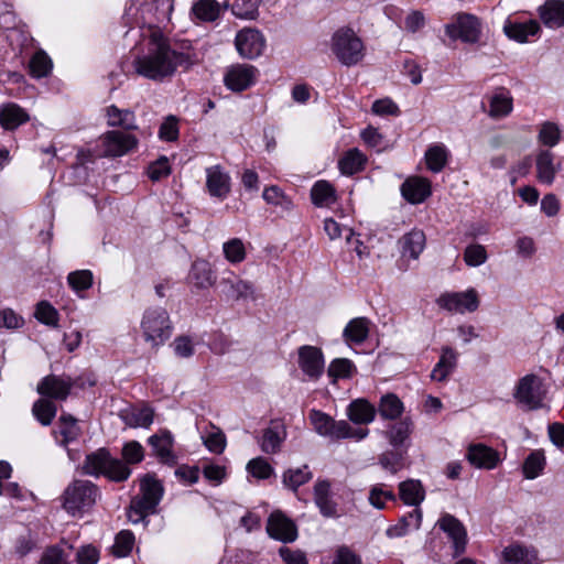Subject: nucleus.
I'll return each mask as SVG.
<instances>
[{
    "label": "nucleus",
    "instance_id": "f3484780",
    "mask_svg": "<svg viewBox=\"0 0 564 564\" xmlns=\"http://www.w3.org/2000/svg\"><path fill=\"white\" fill-rule=\"evenodd\" d=\"M256 72L251 65H234L225 75V85L232 91H242L253 83Z\"/></svg>",
    "mask_w": 564,
    "mask_h": 564
},
{
    "label": "nucleus",
    "instance_id": "5fc2aeb1",
    "mask_svg": "<svg viewBox=\"0 0 564 564\" xmlns=\"http://www.w3.org/2000/svg\"><path fill=\"white\" fill-rule=\"evenodd\" d=\"M369 502L377 509H383L387 500H395V495L383 484H377L369 491Z\"/></svg>",
    "mask_w": 564,
    "mask_h": 564
},
{
    "label": "nucleus",
    "instance_id": "6e6552de",
    "mask_svg": "<svg viewBox=\"0 0 564 564\" xmlns=\"http://www.w3.org/2000/svg\"><path fill=\"white\" fill-rule=\"evenodd\" d=\"M545 392L542 380L535 375H527L518 382L514 399L527 410L542 408Z\"/></svg>",
    "mask_w": 564,
    "mask_h": 564
},
{
    "label": "nucleus",
    "instance_id": "2f4dec72",
    "mask_svg": "<svg viewBox=\"0 0 564 564\" xmlns=\"http://www.w3.org/2000/svg\"><path fill=\"white\" fill-rule=\"evenodd\" d=\"M57 443L66 447L70 442L77 440L80 429L77 420L70 414H62L58 421V430L54 432Z\"/></svg>",
    "mask_w": 564,
    "mask_h": 564
},
{
    "label": "nucleus",
    "instance_id": "680f3d73",
    "mask_svg": "<svg viewBox=\"0 0 564 564\" xmlns=\"http://www.w3.org/2000/svg\"><path fill=\"white\" fill-rule=\"evenodd\" d=\"M248 471L256 478L267 479L273 474L272 466L263 457H256L247 464Z\"/></svg>",
    "mask_w": 564,
    "mask_h": 564
},
{
    "label": "nucleus",
    "instance_id": "72a5a7b5",
    "mask_svg": "<svg viewBox=\"0 0 564 564\" xmlns=\"http://www.w3.org/2000/svg\"><path fill=\"white\" fill-rule=\"evenodd\" d=\"M512 111V97L509 91L505 88L498 89L489 98V111L488 115L491 118H502L508 116Z\"/></svg>",
    "mask_w": 564,
    "mask_h": 564
},
{
    "label": "nucleus",
    "instance_id": "dca6fc26",
    "mask_svg": "<svg viewBox=\"0 0 564 564\" xmlns=\"http://www.w3.org/2000/svg\"><path fill=\"white\" fill-rule=\"evenodd\" d=\"M106 156H121L137 145V139L126 132L109 131L102 138Z\"/></svg>",
    "mask_w": 564,
    "mask_h": 564
},
{
    "label": "nucleus",
    "instance_id": "a878e982",
    "mask_svg": "<svg viewBox=\"0 0 564 564\" xmlns=\"http://www.w3.org/2000/svg\"><path fill=\"white\" fill-rule=\"evenodd\" d=\"M285 437L286 431L284 425L280 422H271V425L262 432L260 447L267 454L278 453Z\"/></svg>",
    "mask_w": 564,
    "mask_h": 564
},
{
    "label": "nucleus",
    "instance_id": "09e8293b",
    "mask_svg": "<svg viewBox=\"0 0 564 564\" xmlns=\"http://www.w3.org/2000/svg\"><path fill=\"white\" fill-rule=\"evenodd\" d=\"M56 411L54 403L45 399L37 400L32 408L34 416L45 426L52 423L56 415Z\"/></svg>",
    "mask_w": 564,
    "mask_h": 564
},
{
    "label": "nucleus",
    "instance_id": "f8f14e48",
    "mask_svg": "<svg viewBox=\"0 0 564 564\" xmlns=\"http://www.w3.org/2000/svg\"><path fill=\"white\" fill-rule=\"evenodd\" d=\"M235 44L240 56L252 59L261 55L264 39L258 30L243 29L236 35Z\"/></svg>",
    "mask_w": 564,
    "mask_h": 564
},
{
    "label": "nucleus",
    "instance_id": "ea45409f",
    "mask_svg": "<svg viewBox=\"0 0 564 564\" xmlns=\"http://www.w3.org/2000/svg\"><path fill=\"white\" fill-rule=\"evenodd\" d=\"M366 156L358 149H350L339 160V169L343 174L352 175L362 170Z\"/></svg>",
    "mask_w": 564,
    "mask_h": 564
},
{
    "label": "nucleus",
    "instance_id": "c85d7f7f",
    "mask_svg": "<svg viewBox=\"0 0 564 564\" xmlns=\"http://www.w3.org/2000/svg\"><path fill=\"white\" fill-rule=\"evenodd\" d=\"M541 26L536 20H529L527 22H511L507 21L503 31L505 34L519 43L528 41L529 36L536 35Z\"/></svg>",
    "mask_w": 564,
    "mask_h": 564
},
{
    "label": "nucleus",
    "instance_id": "39448f33",
    "mask_svg": "<svg viewBox=\"0 0 564 564\" xmlns=\"http://www.w3.org/2000/svg\"><path fill=\"white\" fill-rule=\"evenodd\" d=\"M330 50L345 66L358 64L365 56L361 39L350 28L338 29L332 36Z\"/></svg>",
    "mask_w": 564,
    "mask_h": 564
},
{
    "label": "nucleus",
    "instance_id": "e2e57ef3",
    "mask_svg": "<svg viewBox=\"0 0 564 564\" xmlns=\"http://www.w3.org/2000/svg\"><path fill=\"white\" fill-rule=\"evenodd\" d=\"M213 429V432L203 437V442L212 453L220 454L226 447V436L219 429L215 426Z\"/></svg>",
    "mask_w": 564,
    "mask_h": 564
},
{
    "label": "nucleus",
    "instance_id": "f257e3e1",
    "mask_svg": "<svg viewBox=\"0 0 564 564\" xmlns=\"http://www.w3.org/2000/svg\"><path fill=\"white\" fill-rule=\"evenodd\" d=\"M196 59L187 53L172 47L170 40L159 31L150 35L145 54L133 61V68L139 76L162 83L171 79L178 67L189 68Z\"/></svg>",
    "mask_w": 564,
    "mask_h": 564
},
{
    "label": "nucleus",
    "instance_id": "4d7b16f0",
    "mask_svg": "<svg viewBox=\"0 0 564 564\" xmlns=\"http://www.w3.org/2000/svg\"><path fill=\"white\" fill-rule=\"evenodd\" d=\"M259 0H236L232 4V13L247 20H254L258 17Z\"/></svg>",
    "mask_w": 564,
    "mask_h": 564
},
{
    "label": "nucleus",
    "instance_id": "de8ad7c7",
    "mask_svg": "<svg viewBox=\"0 0 564 564\" xmlns=\"http://www.w3.org/2000/svg\"><path fill=\"white\" fill-rule=\"evenodd\" d=\"M404 454L403 449L394 447V449L382 453L379 456V463L383 469L395 474L403 467Z\"/></svg>",
    "mask_w": 564,
    "mask_h": 564
},
{
    "label": "nucleus",
    "instance_id": "13d9d810",
    "mask_svg": "<svg viewBox=\"0 0 564 564\" xmlns=\"http://www.w3.org/2000/svg\"><path fill=\"white\" fill-rule=\"evenodd\" d=\"M121 455L126 465L138 464L144 458V449L138 441H130L123 445Z\"/></svg>",
    "mask_w": 564,
    "mask_h": 564
},
{
    "label": "nucleus",
    "instance_id": "473e14b6",
    "mask_svg": "<svg viewBox=\"0 0 564 564\" xmlns=\"http://www.w3.org/2000/svg\"><path fill=\"white\" fill-rule=\"evenodd\" d=\"M457 352L451 347H443L438 362L431 372V378L436 381H444L457 365Z\"/></svg>",
    "mask_w": 564,
    "mask_h": 564
},
{
    "label": "nucleus",
    "instance_id": "bb28decb",
    "mask_svg": "<svg viewBox=\"0 0 564 564\" xmlns=\"http://www.w3.org/2000/svg\"><path fill=\"white\" fill-rule=\"evenodd\" d=\"M29 120L28 112L14 102H8L0 107V126L6 130H14Z\"/></svg>",
    "mask_w": 564,
    "mask_h": 564
},
{
    "label": "nucleus",
    "instance_id": "052dcab7",
    "mask_svg": "<svg viewBox=\"0 0 564 564\" xmlns=\"http://www.w3.org/2000/svg\"><path fill=\"white\" fill-rule=\"evenodd\" d=\"M464 260L469 267H479L487 260V251L481 245H469L464 252Z\"/></svg>",
    "mask_w": 564,
    "mask_h": 564
},
{
    "label": "nucleus",
    "instance_id": "a19ab883",
    "mask_svg": "<svg viewBox=\"0 0 564 564\" xmlns=\"http://www.w3.org/2000/svg\"><path fill=\"white\" fill-rule=\"evenodd\" d=\"M52 67V59L43 50L35 52L29 63L30 74L35 78L48 76Z\"/></svg>",
    "mask_w": 564,
    "mask_h": 564
},
{
    "label": "nucleus",
    "instance_id": "393cba45",
    "mask_svg": "<svg viewBox=\"0 0 564 564\" xmlns=\"http://www.w3.org/2000/svg\"><path fill=\"white\" fill-rule=\"evenodd\" d=\"M404 199L411 204H420L431 195V185L427 180L410 177L401 186Z\"/></svg>",
    "mask_w": 564,
    "mask_h": 564
},
{
    "label": "nucleus",
    "instance_id": "9b49d317",
    "mask_svg": "<svg viewBox=\"0 0 564 564\" xmlns=\"http://www.w3.org/2000/svg\"><path fill=\"white\" fill-rule=\"evenodd\" d=\"M268 534L284 543L293 542L297 538L295 523L280 510L273 511L267 522Z\"/></svg>",
    "mask_w": 564,
    "mask_h": 564
},
{
    "label": "nucleus",
    "instance_id": "79ce46f5",
    "mask_svg": "<svg viewBox=\"0 0 564 564\" xmlns=\"http://www.w3.org/2000/svg\"><path fill=\"white\" fill-rule=\"evenodd\" d=\"M312 479V473L306 465L297 468H290L284 471L282 480L285 487L296 491L297 488Z\"/></svg>",
    "mask_w": 564,
    "mask_h": 564
},
{
    "label": "nucleus",
    "instance_id": "5701e85b",
    "mask_svg": "<svg viewBox=\"0 0 564 564\" xmlns=\"http://www.w3.org/2000/svg\"><path fill=\"white\" fill-rule=\"evenodd\" d=\"M120 419L129 427L148 429L153 423V410L147 405H131L120 411Z\"/></svg>",
    "mask_w": 564,
    "mask_h": 564
},
{
    "label": "nucleus",
    "instance_id": "c756f323",
    "mask_svg": "<svg viewBox=\"0 0 564 564\" xmlns=\"http://www.w3.org/2000/svg\"><path fill=\"white\" fill-rule=\"evenodd\" d=\"M189 282L197 289H207L215 283L212 265L206 260H196L188 275Z\"/></svg>",
    "mask_w": 564,
    "mask_h": 564
},
{
    "label": "nucleus",
    "instance_id": "ddd939ff",
    "mask_svg": "<svg viewBox=\"0 0 564 564\" xmlns=\"http://www.w3.org/2000/svg\"><path fill=\"white\" fill-rule=\"evenodd\" d=\"M324 356L319 348L302 346L299 348V366L312 380H317L324 372Z\"/></svg>",
    "mask_w": 564,
    "mask_h": 564
},
{
    "label": "nucleus",
    "instance_id": "2eb2a0df",
    "mask_svg": "<svg viewBox=\"0 0 564 564\" xmlns=\"http://www.w3.org/2000/svg\"><path fill=\"white\" fill-rule=\"evenodd\" d=\"M148 443L152 447L153 454L162 464L169 466H174L176 464V456L173 453L174 440L170 431H159L149 437Z\"/></svg>",
    "mask_w": 564,
    "mask_h": 564
},
{
    "label": "nucleus",
    "instance_id": "aec40b11",
    "mask_svg": "<svg viewBox=\"0 0 564 564\" xmlns=\"http://www.w3.org/2000/svg\"><path fill=\"white\" fill-rule=\"evenodd\" d=\"M206 186L208 193L219 199H225L230 192V177L219 165L206 169Z\"/></svg>",
    "mask_w": 564,
    "mask_h": 564
},
{
    "label": "nucleus",
    "instance_id": "7ed1b4c3",
    "mask_svg": "<svg viewBox=\"0 0 564 564\" xmlns=\"http://www.w3.org/2000/svg\"><path fill=\"white\" fill-rule=\"evenodd\" d=\"M100 491L90 480L75 479L63 494V508L73 517L83 516L90 510L98 498Z\"/></svg>",
    "mask_w": 564,
    "mask_h": 564
},
{
    "label": "nucleus",
    "instance_id": "6e6d98bb",
    "mask_svg": "<svg viewBox=\"0 0 564 564\" xmlns=\"http://www.w3.org/2000/svg\"><path fill=\"white\" fill-rule=\"evenodd\" d=\"M410 433V424L406 421H400L391 425V427L386 432V436L393 447L399 448L409 437Z\"/></svg>",
    "mask_w": 564,
    "mask_h": 564
},
{
    "label": "nucleus",
    "instance_id": "bf43d9fd",
    "mask_svg": "<svg viewBox=\"0 0 564 564\" xmlns=\"http://www.w3.org/2000/svg\"><path fill=\"white\" fill-rule=\"evenodd\" d=\"M561 139V130L554 122L546 121L542 124L539 140L547 147H554Z\"/></svg>",
    "mask_w": 564,
    "mask_h": 564
},
{
    "label": "nucleus",
    "instance_id": "69168bd1",
    "mask_svg": "<svg viewBox=\"0 0 564 564\" xmlns=\"http://www.w3.org/2000/svg\"><path fill=\"white\" fill-rule=\"evenodd\" d=\"M262 197L268 204L280 205L286 209L292 206V202L284 196L278 186L264 188Z\"/></svg>",
    "mask_w": 564,
    "mask_h": 564
},
{
    "label": "nucleus",
    "instance_id": "a211bd4d",
    "mask_svg": "<svg viewBox=\"0 0 564 564\" xmlns=\"http://www.w3.org/2000/svg\"><path fill=\"white\" fill-rule=\"evenodd\" d=\"M223 294L229 300L254 299L253 285L239 279L232 272L227 278H223L219 282Z\"/></svg>",
    "mask_w": 564,
    "mask_h": 564
},
{
    "label": "nucleus",
    "instance_id": "f704fd0d",
    "mask_svg": "<svg viewBox=\"0 0 564 564\" xmlns=\"http://www.w3.org/2000/svg\"><path fill=\"white\" fill-rule=\"evenodd\" d=\"M369 325L370 322L366 317L352 318L344 328L345 340L354 344L364 343L369 334Z\"/></svg>",
    "mask_w": 564,
    "mask_h": 564
},
{
    "label": "nucleus",
    "instance_id": "e433bc0d",
    "mask_svg": "<svg viewBox=\"0 0 564 564\" xmlns=\"http://www.w3.org/2000/svg\"><path fill=\"white\" fill-rule=\"evenodd\" d=\"M553 154L550 151H541L536 158L538 178L541 183L552 184L557 169L553 163Z\"/></svg>",
    "mask_w": 564,
    "mask_h": 564
},
{
    "label": "nucleus",
    "instance_id": "412c9836",
    "mask_svg": "<svg viewBox=\"0 0 564 564\" xmlns=\"http://www.w3.org/2000/svg\"><path fill=\"white\" fill-rule=\"evenodd\" d=\"M542 23L552 30L564 28V0H546L538 9Z\"/></svg>",
    "mask_w": 564,
    "mask_h": 564
},
{
    "label": "nucleus",
    "instance_id": "58836bf2",
    "mask_svg": "<svg viewBox=\"0 0 564 564\" xmlns=\"http://www.w3.org/2000/svg\"><path fill=\"white\" fill-rule=\"evenodd\" d=\"M379 414L386 420H395L403 412V403L393 393H387L381 397L379 406Z\"/></svg>",
    "mask_w": 564,
    "mask_h": 564
},
{
    "label": "nucleus",
    "instance_id": "a18cd8bd",
    "mask_svg": "<svg viewBox=\"0 0 564 564\" xmlns=\"http://www.w3.org/2000/svg\"><path fill=\"white\" fill-rule=\"evenodd\" d=\"M356 372V367L351 360L347 358L334 359L327 369V373L334 381L337 379L350 378Z\"/></svg>",
    "mask_w": 564,
    "mask_h": 564
},
{
    "label": "nucleus",
    "instance_id": "1a4fd4ad",
    "mask_svg": "<svg viewBox=\"0 0 564 564\" xmlns=\"http://www.w3.org/2000/svg\"><path fill=\"white\" fill-rule=\"evenodd\" d=\"M437 304L446 311L465 314L477 311L480 300L478 292L471 288L463 292L444 293L437 299Z\"/></svg>",
    "mask_w": 564,
    "mask_h": 564
},
{
    "label": "nucleus",
    "instance_id": "b1692460",
    "mask_svg": "<svg viewBox=\"0 0 564 564\" xmlns=\"http://www.w3.org/2000/svg\"><path fill=\"white\" fill-rule=\"evenodd\" d=\"M502 558L506 564H539L536 550L520 543L506 546L502 551Z\"/></svg>",
    "mask_w": 564,
    "mask_h": 564
},
{
    "label": "nucleus",
    "instance_id": "4be33fe9",
    "mask_svg": "<svg viewBox=\"0 0 564 564\" xmlns=\"http://www.w3.org/2000/svg\"><path fill=\"white\" fill-rule=\"evenodd\" d=\"M467 459L477 468L492 469L499 463V454L484 444H473L468 447Z\"/></svg>",
    "mask_w": 564,
    "mask_h": 564
},
{
    "label": "nucleus",
    "instance_id": "864d4df0",
    "mask_svg": "<svg viewBox=\"0 0 564 564\" xmlns=\"http://www.w3.org/2000/svg\"><path fill=\"white\" fill-rule=\"evenodd\" d=\"M195 15L203 21H215L219 15V4L215 0H200L193 7Z\"/></svg>",
    "mask_w": 564,
    "mask_h": 564
},
{
    "label": "nucleus",
    "instance_id": "4468645a",
    "mask_svg": "<svg viewBox=\"0 0 564 564\" xmlns=\"http://www.w3.org/2000/svg\"><path fill=\"white\" fill-rule=\"evenodd\" d=\"M437 523L453 541L454 556H459L464 553L467 543V531L464 524L456 517L449 513L442 516Z\"/></svg>",
    "mask_w": 564,
    "mask_h": 564
},
{
    "label": "nucleus",
    "instance_id": "774afa93",
    "mask_svg": "<svg viewBox=\"0 0 564 564\" xmlns=\"http://www.w3.org/2000/svg\"><path fill=\"white\" fill-rule=\"evenodd\" d=\"M76 561L78 564H97L99 551L90 544L83 545L76 553Z\"/></svg>",
    "mask_w": 564,
    "mask_h": 564
},
{
    "label": "nucleus",
    "instance_id": "0eeeda50",
    "mask_svg": "<svg viewBox=\"0 0 564 564\" xmlns=\"http://www.w3.org/2000/svg\"><path fill=\"white\" fill-rule=\"evenodd\" d=\"M445 33L454 41L476 43L481 34V24L478 18L470 13H458L453 22L445 25Z\"/></svg>",
    "mask_w": 564,
    "mask_h": 564
},
{
    "label": "nucleus",
    "instance_id": "cd10ccee",
    "mask_svg": "<svg viewBox=\"0 0 564 564\" xmlns=\"http://www.w3.org/2000/svg\"><path fill=\"white\" fill-rule=\"evenodd\" d=\"M402 258L416 260L425 248V235L422 230H412L399 239Z\"/></svg>",
    "mask_w": 564,
    "mask_h": 564
},
{
    "label": "nucleus",
    "instance_id": "6ab92c4d",
    "mask_svg": "<svg viewBox=\"0 0 564 564\" xmlns=\"http://www.w3.org/2000/svg\"><path fill=\"white\" fill-rule=\"evenodd\" d=\"M72 386L73 383L70 379H63L61 377L50 375L44 377L37 384V392L41 395L64 401L67 399Z\"/></svg>",
    "mask_w": 564,
    "mask_h": 564
},
{
    "label": "nucleus",
    "instance_id": "7c9ffc66",
    "mask_svg": "<svg viewBox=\"0 0 564 564\" xmlns=\"http://www.w3.org/2000/svg\"><path fill=\"white\" fill-rule=\"evenodd\" d=\"M347 415L356 424H368L376 416V408L366 399H356L348 405Z\"/></svg>",
    "mask_w": 564,
    "mask_h": 564
},
{
    "label": "nucleus",
    "instance_id": "c03bdc74",
    "mask_svg": "<svg viewBox=\"0 0 564 564\" xmlns=\"http://www.w3.org/2000/svg\"><path fill=\"white\" fill-rule=\"evenodd\" d=\"M447 150L442 144H435L429 148L425 153L427 167L434 173L441 172L447 163Z\"/></svg>",
    "mask_w": 564,
    "mask_h": 564
},
{
    "label": "nucleus",
    "instance_id": "423d86ee",
    "mask_svg": "<svg viewBox=\"0 0 564 564\" xmlns=\"http://www.w3.org/2000/svg\"><path fill=\"white\" fill-rule=\"evenodd\" d=\"M143 338L153 348L164 344L172 335V323L169 313L162 307L148 308L141 321Z\"/></svg>",
    "mask_w": 564,
    "mask_h": 564
},
{
    "label": "nucleus",
    "instance_id": "603ef678",
    "mask_svg": "<svg viewBox=\"0 0 564 564\" xmlns=\"http://www.w3.org/2000/svg\"><path fill=\"white\" fill-rule=\"evenodd\" d=\"M133 544V533L128 530H122L116 535L115 543L112 545V553L117 557H124L131 552Z\"/></svg>",
    "mask_w": 564,
    "mask_h": 564
},
{
    "label": "nucleus",
    "instance_id": "49530a36",
    "mask_svg": "<svg viewBox=\"0 0 564 564\" xmlns=\"http://www.w3.org/2000/svg\"><path fill=\"white\" fill-rule=\"evenodd\" d=\"M545 466V457L543 452H532L523 463V474L527 479L536 478Z\"/></svg>",
    "mask_w": 564,
    "mask_h": 564
},
{
    "label": "nucleus",
    "instance_id": "4c0bfd02",
    "mask_svg": "<svg viewBox=\"0 0 564 564\" xmlns=\"http://www.w3.org/2000/svg\"><path fill=\"white\" fill-rule=\"evenodd\" d=\"M311 197L318 207L329 206L336 200L335 188L327 181H318L311 189Z\"/></svg>",
    "mask_w": 564,
    "mask_h": 564
},
{
    "label": "nucleus",
    "instance_id": "9d476101",
    "mask_svg": "<svg viewBox=\"0 0 564 564\" xmlns=\"http://www.w3.org/2000/svg\"><path fill=\"white\" fill-rule=\"evenodd\" d=\"M308 419L314 431L324 437L340 440L348 431L347 421H335L332 416L319 410L312 409L308 413Z\"/></svg>",
    "mask_w": 564,
    "mask_h": 564
},
{
    "label": "nucleus",
    "instance_id": "338daca9",
    "mask_svg": "<svg viewBox=\"0 0 564 564\" xmlns=\"http://www.w3.org/2000/svg\"><path fill=\"white\" fill-rule=\"evenodd\" d=\"M35 317L46 325L55 326L57 323V311L47 302L37 304Z\"/></svg>",
    "mask_w": 564,
    "mask_h": 564
},
{
    "label": "nucleus",
    "instance_id": "c9c22d12",
    "mask_svg": "<svg viewBox=\"0 0 564 564\" xmlns=\"http://www.w3.org/2000/svg\"><path fill=\"white\" fill-rule=\"evenodd\" d=\"M400 498L405 505L419 506L424 500V489L419 480L409 479L399 485Z\"/></svg>",
    "mask_w": 564,
    "mask_h": 564
},
{
    "label": "nucleus",
    "instance_id": "20e7f679",
    "mask_svg": "<svg viewBox=\"0 0 564 564\" xmlns=\"http://www.w3.org/2000/svg\"><path fill=\"white\" fill-rule=\"evenodd\" d=\"M83 469L88 475H104L112 481H124L131 475V469L121 459L115 458L110 453L100 448L86 456Z\"/></svg>",
    "mask_w": 564,
    "mask_h": 564
},
{
    "label": "nucleus",
    "instance_id": "0e129e2a",
    "mask_svg": "<svg viewBox=\"0 0 564 564\" xmlns=\"http://www.w3.org/2000/svg\"><path fill=\"white\" fill-rule=\"evenodd\" d=\"M39 564H70L68 561V554H65L64 551L57 546L47 547L40 560Z\"/></svg>",
    "mask_w": 564,
    "mask_h": 564
},
{
    "label": "nucleus",
    "instance_id": "37998d69",
    "mask_svg": "<svg viewBox=\"0 0 564 564\" xmlns=\"http://www.w3.org/2000/svg\"><path fill=\"white\" fill-rule=\"evenodd\" d=\"M108 124L111 127H121L127 130L135 128L134 115L129 110H121L116 106L107 108Z\"/></svg>",
    "mask_w": 564,
    "mask_h": 564
},
{
    "label": "nucleus",
    "instance_id": "3c124183",
    "mask_svg": "<svg viewBox=\"0 0 564 564\" xmlns=\"http://www.w3.org/2000/svg\"><path fill=\"white\" fill-rule=\"evenodd\" d=\"M225 258L230 263H240L246 259V248L241 239L232 238L224 243Z\"/></svg>",
    "mask_w": 564,
    "mask_h": 564
},
{
    "label": "nucleus",
    "instance_id": "f03ea898",
    "mask_svg": "<svg viewBox=\"0 0 564 564\" xmlns=\"http://www.w3.org/2000/svg\"><path fill=\"white\" fill-rule=\"evenodd\" d=\"M164 488L153 476L147 475L140 481V494L131 501L128 518L132 523H139L147 516L156 512L163 497Z\"/></svg>",
    "mask_w": 564,
    "mask_h": 564
},
{
    "label": "nucleus",
    "instance_id": "8fccbe9b",
    "mask_svg": "<svg viewBox=\"0 0 564 564\" xmlns=\"http://www.w3.org/2000/svg\"><path fill=\"white\" fill-rule=\"evenodd\" d=\"M67 282L75 292L86 291L91 288L94 282L90 270H76L67 275Z\"/></svg>",
    "mask_w": 564,
    "mask_h": 564
}]
</instances>
